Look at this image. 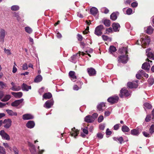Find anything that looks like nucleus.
<instances>
[{
	"label": "nucleus",
	"mask_w": 154,
	"mask_h": 154,
	"mask_svg": "<svg viewBox=\"0 0 154 154\" xmlns=\"http://www.w3.org/2000/svg\"><path fill=\"white\" fill-rule=\"evenodd\" d=\"M144 107L147 109H151L152 107V106L151 105L147 103H144Z\"/></svg>",
	"instance_id": "44"
},
{
	"label": "nucleus",
	"mask_w": 154,
	"mask_h": 154,
	"mask_svg": "<svg viewBox=\"0 0 154 154\" xmlns=\"http://www.w3.org/2000/svg\"><path fill=\"white\" fill-rule=\"evenodd\" d=\"M77 38L79 41H81L83 39L82 36V35L79 34H78L77 35Z\"/></svg>",
	"instance_id": "51"
},
{
	"label": "nucleus",
	"mask_w": 154,
	"mask_h": 154,
	"mask_svg": "<svg viewBox=\"0 0 154 154\" xmlns=\"http://www.w3.org/2000/svg\"><path fill=\"white\" fill-rule=\"evenodd\" d=\"M81 87L79 88L76 85H75L73 87V89L74 90L77 91L79 89L81 88Z\"/></svg>",
	"instance_id": "60"
},
{
	"label": "nucleus",
	"mask_w": 154,
	"mask_h": 154,
	"mask_svg": "<svg viewBox=\"0 0 154 154\" xmlns=\"http://www.w3.org/2000/svg\"><path fill=\"white\" fill-rule=\"evenodd\" d=\"M105 106V103L102 102L98 105L97 106V108L99 111H102L105 108L104 107Z\"/></svg>",
	"instance_id": "21"
},
{
	"label": "nucleus",
	"mask_w": 154,
	"mask_h": 154,
	"mask_svg": "<svg viewBox=\"0 0 154 154\" xmlns=\"http://www.w3.org/2000/svg\"><path fill=\"white\" fill-rule=\"evenodd\" d=\"M153 31V29L152 27L151 26H149L147 28L146 30V32L147 33L149 34H150L152 33Z\"/></svg>",
	"instance_id": "37"
},
{
	"label": "nucleus",
	"mask_w": 154,
	"mask_h": 154,
	"mask_svg": "<svg viewBox=\"0 0 154 154\" xmlns=\"http://www.w3.org/2000/svg\"><path fill=\"white\" fill-rule=\"evenodd\" d=\"M35 125V122L32 121H29L26 124V126L29 128H33Z\"/></svg>",
	"instance_id": "16"
},
{
	"label": "nucleus",
	"mask_w": 154,
	"mask_h": 154,
	"mask_svg": "<svg viewBox=\"0 0 154 154\" xmlns=\"http://www.w3.org/2000/svg\"><path fill=\"white\" fill-rule=\"evenodd\" d=\"M142 41H141V44H142L143 43V45L144 46H146L148 45L150 42V39L148 37L144 39H142Z\"/></svg>",
	"instance_id": "17"
},
{
	"label": "nucleus",
	"mask_w": 154,
	"mask_h": 154,
	"mask_svg": "<svg viewBox=\"0 0 154 154\" xmlns=\"http://www.w3.org/2000/svg\"><path fill=\"white\" fill-rule=\"evenodd\" d=\"M11 94L16 98H20L23 95V93L21 92H12Z\"/></svg>",
	"instance_id": "20"
},
{
	"label": "nucleus",
	"mask_w": 154,
	"mask_h": 154,
	"mask_svg": "<svg viewBox=\"0 0 154 154\" xmlns=\"http://www.w3.org/2000/svg\"><path fill=\"white\" fill-rule=\"evenodd\" d=\"M7 87L6 84L2 81H0V89H2Z\"/></svg>",
	"instance_id": "39"
},
{
	"label": "nucleus",
	"mask_w": 154,
	"mask_h": 154,
	"mask_svg": "<svg viewBox=\"0 0 154 154\" xmlns=\"http://www.w3.org/2000/svg\"><path fill=\"white\" fill-rule=\"evenodd\" d=\"M23 101V99H21L20 100H16L11 103V105L13 106H17L20 103H21Z\"/></svg>",
	"instance_id": "13"
},
{
	"label": "nucleus",
	"mask_w": 154,
	"mask_h": 154,
	"mask_svg": "<svg viewBox=\"0 0 154 154\" xmlns=\"http://www.w3.org/2000/svg\"><path fill=\"white\" fill-rule=\"evenodd\" d=\"M120 124H117L115 125L113 127L114 130H118L120 126Z\"/></svg>",
	"instance_id": "53"
},
{
	"label": "nucleus",
	"mask_w": 154,
	"mask_h": 154,
	"mask_svg": "<svg viewBox=\"0 0 154 154\" xmlns=\"http://www.w3.org/2000/svg\"><path fill=\"white\" fill-rule=\"evenodd\" d=\"M117 18V16L115 12L113 13L110 15V19L112 20H116Z\"/></svg>",
	"instance_id": "33"
},
{
	"label": "nucleus",
	"mask_w": 154,
	"mask_h": 154,
	"mask_svg": "<svg viewBox=\"0 0 154 154\" xmlns=\"http://www.w3.org/2000/svg\"><path fill=\"white\" fill-rule=\"evenodd\" d=\"M88 73L90 76H93L96 73L95 70L92 68H88L87 69Z\"/></svg>",
	"instance_id": "15"
},
{
	"label": "nucleus",
	"mask_w": 154,
	"mask_h": 154,
	"mask_svg": "<svg viewBox=\"0 0 154 154\" xmlns=\"http://www.w3.org/2000/svg\"><path fill=\"white\" fill-rule=\"evenodd\" d=\"M138 4L137 2H134L131 4V6L133 8L136 7L137 6Z\"/></svg>",
	"instance_id": "63"
},
{
	"label": "nucleus",
	"mask_w": 154,
	"mask_h": 154,
	"mask_svg": "<svg viewBox=\"0 0 154 154\" xmlns=\"http://www.w3.org/2000/svg\"><path fill=\"white\" fill-rule=\"evenodd\" d=\"M113 139L114 140L119 141L120 144H121L124 141L123 138L122 137L119 138L114 137Z\"/></svg>",
	"instance_id": "38"
},
{
	"label": "nucleus",
	"mask_w": 154,
	"mask_h": 154,
	"mask_svg": "<svg viewBox=\"0 0 154 154\" xmlns=\"http://www.w3.org/2000/svg\"><path fill=\"white\" fill-rule=\"evenodd\" d=\"M150 48H148L146 50V54L148 57L150 59L154 60V52L151 51Z\"/></svg>",
	"instance_id": "4"
},
{
	"label": "nucleus",
	"mask_w": 154,
	"mask_h": 154,
	"mask_svg": "<svg viewBox=\"0 0 154 154\" xmlns=\"http://www.w3.org/2000/svg\"><path fill=\"white\" fill-rule=\"evenodd\" d=\"M11 121L10 119H5L3 122L4 124V127L7 129L9 128L11 125Z\"/></svg>",
	"instance_id": "6"
},
{
	"label": "nucleus",
	"mask_w": 154,
	"mask_h": 154,
	"mask_svg": "<svg viewBox=\"0 0 154 154\" xmlns=\"http://www.w3.org/2000/svg\"><path fill=\"white\" fill-rule=\"evenodd\" d=\"M0 153L1 154H5V149L2 147L0 146Z\"/></svg>",
	"instance_id": "46"
},
{
	"label": "nucleus",
	"mask_w": 154,
	"mask_h": 154,
	"mask_svg": "<svg viewBox=\"0 0 154 154\" xmlns=\"http://www.w3.org/2000/svg\"><path fill=\"white\" fill-rule=\"evenodd\" d=\"M122 130L124 132H127L130 131V129L128 126L124 125L122 127Z\"/></svg>",
	"instance_id": "29"
},
{
	"label": "nucleus",
	"mask_w": 154,
	"mask_h": 154,
	"mask_svg": "<svg viewBox=\"0 0 154 154\" xmlns=\"http://www.w3.org/2000/svg\"><path fill=\"white\" fill-rule=\"evenodd\" d=\"M105 125L104 124H101L99 126V128L101 130H103L105 128Z\"/></svg>",
	"instance_id": "64"
},
{
	"label": "nucleus",
	"mask_w": 154,
	"mask_h": 154,
	"mask_svg": "<svg viewBox=\"0 0 154 154\" xmlns=\"http://www.w3.org/2000/svg\"><path fill=\"white\" fill-rule=\"evenodd\" d=\"M112 31V28L111 27H109V28L106 29V33H108L111 32Z\"/></svg>",
	"instance_id": "61"
},
{
	"label": "nucleus",
	"mask_w": 154,
	"mask_h": 154,
	"mask_svg": "<svg viewBox=\"0 0 154 154\" xmlns=\"http://www.w3.org/2000/svg\"><path fill=\"white\" fill-rule=\"evenodd\" d=\"M21 87L19 86L15 85L14 87H12L11 89L14 91H17L20 90Z\"/></svg>",
	"instance_id": "35"
},
{
	"label": "nucleus",
	"mask_w": 154,
	"mask_h": 154,
	"mask_svg": "<svg viewBox=\"0 0 154 154\" xmlns=\"http://www.w3.org/2000/svg\"><path fill=\"white\" fill-rule=\"evenodd\" d=\"M6 112H7V113L9 115L11 116H17V112H14L13 111L9 109H6Z\"/></svg>",
	"instance_id": "28"
},
{
	"label": "nucleus",
	"mask_w": 154,
	"mask_h": 154,
	"mask_svg": "<svg viewBox=\"0 0 154 154\" xmlns=\"http://www.w3.org/2000/svg\"><path fill=\"white\" fill-rule=\"evenodd\" d=\"M128 58L126 54H121L119 57L118 61L119 62L126 63L128 61Z\"/></svg>",
	"instance_id": "3"
},
{
	"label": "nucleus",
	"mask_w": 154,
	"mask_h": 154,
	"mask_svg": "<svg viewBox=\"0 0 154 154\" xmlns=\"http://www.w3.org/2000/svg\"><path fill=\"white\" fill-rule=\"evenodd\" d=\"M22 69L23 70L27 69L28 66L27 65L26 63H25L22 66Z\"/></svg>",
	"instance_id": "56"
},
{
	"label": "nucleus",
	"mask_w": 154,
	"mask_h": 154,
	"mask_svg": "<svg viewBox=\"0 0 154 154\" xmlns=\"http://www.w3.org/2000/svg\"><path fill=\"white\" fill-rule=\"evenodd\" d=\"M3 144L5 148H8L9 149L11 150V147L9 146L8 143H3Z\"/></svg>",
	"instance_id": "50"
},
{
	"label": "nucleus",
	"mask_w": 154,
	"mask_h": 154,
	"mask_svg": "<svg viewBox=\"0 0 154 154\" xmlns=\"http://www.w3.org/2000/svg\"><path fill=\"white\" fill-rule=\"evenodd\" d=\"M138 80L133 82H129L127 84L128 87L130 88H136L138 86Z\"/></svg>",
	"instance_id": "5"
},
{
	"label": "nucleus",
	"mask_w": 154,
	"mask_h": 154,
	"mask_svg": "<svg viewBox=\"0 0 154 154\" xmlns=\"http://www.w3.org/2000/svg\"><path fill=\"white\" fill-rule=\"evenodd\" d=\"M33 118V116L30 114H26L23 116V119L24 120L32 119Z\"/></svg>",
	"instance_id": "14"
},
{
	"label": "nucleus",
	"mask_w": 154,
	"mask_h": 154,
	"mask_svg": "<svg viewBox=\"0 0 154 154\" xmlns=\"http://www.w3.org/2000/svg\"><path fill=\"white\" fill-rule=\"evenodd\" d=\"M25 29L26 32L29 34L31 33L32 31V29L29 27H25Z\"/></svg>",
	"instance_id": "42"
},
{
	"label": "nucleus",
	"mask_w": 154,
	"mask_h": 154,
	"mask_svg": "<svg viewBox=\"0 0 154 154\" xmlns=\"http://www.w3.org/2000/svg\"><path fill=\"white\" fill-rule=\"evenodd\" d=\"M104 29L103 25H100L96 28L94 31V34L97 36H100L102 34V31Z\"/></svg>",
	"instance_id": "1"
},
{
	"label": "nucleus",
	"mask_w": 154,
	"mask_h": 154,
	"mask_svg": "<svg viewBox=\"0 0 154 154\" xmlns=\"http://www.w3.org/2000/svg\"><path fill=\"white\" fill-rule=\"evenodd\" d=\"M28 145L30 147V151L32 154H36V149L35 146L31 143L29 142Z\"/></svg>",
	"instance_id": "11"
},
{
	"label": "nucleus",
	"mask_w": 154,
	"mask_h": 154,
	"mask_svg": "<svg viewBox=\"0 0 154 154\" xmlns=\"http://www.w3.org/2000/svg\"><path fill=\"white\" fill-rule=\"evenodd\" d=\"M103 119V116H100L98 118V121L99 122H101Z\"/></svg>",
	"instance_id": "54"
},
{
	"label": "nucleus",
	"mask_w": 154,
	"mask_h": 154,
	"mask_svg": "<svg viewBox=\"0 0 154 154\" xmlns=\"http://www.w3.org/2000/svg\"><path fill=\"white\" fill-rule=\"evenodd\" d=\"M102 11H103L105 14H107L109 12V10L106 8H102Z\"/></svg>",
	"instance_id": "49"
},
{
	"label": "nucleus",
	"mask_w": 154,
	"mask_h": 154,
	"mask_svg": "<svg viewBox=\"0 0 154 154\" xmlns=\"http://www.w3.org/2000/svg\"><path fill=\"white\" fill-rule=\"evenodd\" d=\"M4 51L7 54V55H10L11 54V52H10V51L9 49H6L5 48L4 49Z\"/></svg>",
	"instance_id": "55"
},
{
	"label": "nucleus",
	"mask_w": 154,
	"mask_h": 154,
	"mask_svg": "<svg viewBox=\"0 0 154 154\" xmlns=\"http://www.w3.org/2000/svg\"><path fill=\"white\" fill-rule=\"evenodd\" d=\"M11 98V96L8 94L6 95L5 97L1 99L3 102H6L8 101Z\"/></svg>",
	"instance_id": "30"
},
{
	"label": "nucleus",
	"mask_w": 154,
	"mask_h": 154,
	"mask_svg": "<svg viewBox=\"0 0 154 154\" xmlns=\"http://www.w3.org/2000/svg\"><path fill=\"white\" fill-rule=\"evenodd\" d=\"M119 100V97L117 96H114L109 98L107 101L113 104L117 103Z\"/></svg>",
	"instance_id": "7"
},
{
	"label": "nucleus",
	"mask_w": 154,
	"mask_h": 154,
	"mask_svg": "<svg viewBox=\"0 0 154 154\" xmlns=\"http://www.w3.org/2000/svg\"><path fill=\"white\" fill-rule=\"evenodd\" d=\"M143 134L144 136L146 137H148L150 136L149 134L147 132L144 131L143 132Z\"/></svg>",
	"instance_id": "62"
},
{
	"label": "nucleus",
	"mask_w": 154,
	"mask_h": 154,
	"mask_svg": "<svg viewBox=\"0 0 154 154\" xmlns=\"http://www.w3.org/2000/svg\"><path fill=\"white\" fill-rule=\"evenodd\" d=\"M85 120L86 122L88 123L92 122L94 121V119L90 115L87 116L85 118Z\"/></svg>",
	"instance_id": "19"
},
{
	"label": "nucleus",
	"mask_w": 154,
	"mask_h": 154,
	"mask_svg": "<svg viewBox=\"0 0 154 154\" xmlns=\"http://www.w3.org/2000/svg\"><path fill=\"white\" fill-rule=\"evenodd\" d=\"M5 35V30L3 29L0 28V42L2 43L4 42Z\"/></svg>",
	"instance_id": "8"
},
{
	"label": "nucleus",
	"mask_w": 154,
	"mask_h": 154,
	"mask_svg": "<svg viewBox=\"0 0 154 154\" xmlns=\"http://www.w3.org/2000/svg\"><path fill=\"white\" fill-rule=\"evenodd\" d=\"M52 96L51 94L50 93H45L43 95V99H49Z\"/></svg>",
	"instance_id": "26"
},
{
	"label": "nucleus",
	"mask_w": 154,
	"mask_h": 154,
	"mask_svg": "<svg viewBox=\"0 0 154 154\" xmlns=\"http://www.w3.org/2000/svg\"><path fill=\"white\" fill-rule=\"evenodd\" d=\"M54 104V101L52 100H51L47 101L44 105V107L46 108H50Z\"/></svg>",
	"instance_id": "9"
},
{
	"label": "nucleus",
	"mask_w": 154,
	"mask_h": 154,
	"mask_svg": "<svg viewBox=\"0 0 154 154\" xmlns=\"http://www.w3.org/2000/svg\"><path fill=\"white\" fill-rule=\"evenodd\" d=\"M132 12V10L131 8H129L126 11V14L128 15H130Z\"/></svg>",
	"instance_id": "48"
},
{
	"label": "nucleus",
	"mask_w": 154,
	"mask_h": 154,
	"mask_svg": "<svg viewBox=\"0 0 154 154\" xmlns=\"http://www.w3.org/2000/svg\"><path fill=\"white\" fill-rule=\"evenodd\" d=\"M98 10L95 7H93L90 9L91 14L93 15H95L98 13Z\"/></svg>",
	"instance_id": "27"
},
{
	"label": "nucleus",
	"mask_w": 154,
	"mask_h": 154,
	"mask_svg": "<svg viewBox=\"0 0 154 154\" xmlns=\"http://www.w3.org/2000/svg\"><path fill=\"white\" fill-rule=\"evenodd\" d=\"M0 135L4 139L7 140H9L10 139V137L9 135L5 133L3 130L0 131Z\"/></svg>",
	"instance_id": "10"
},
{
	"label": "nucleus",
	"mask_w": 154,
	"mask_h": 154,
	"mask_svg": "<svg viewBox=\"0 0 154 154\" xmlns=\"http://www.w3.org/2000/svg\"><path fill=\"white\" fill-rule=\"evenodd\" d=\"M83 131L85 134H88V127H86L85 128L83 129Z\"/></svg>",
	"instance_id": "58"
},
{
	"label": "nucleus",
	"mask_w": 154,
	"mask_h": 154,
	"mask_svg": "<svg viewBox=\"0 0 154 154\" xmlns=\"http://www.w3.org/2000/svg\"><path fill=\"white\" fill-rule=\"evenodd\" d=\"M148 81L150 85H152L154 83V79L153 78H149L148 79Z\"/></svg>",
	"instance_id": "47"
},
{
	"label": "nucleus",
	"mask_w": 154,
	"mask_h": 154,
	"mask_svg": "<svg viewBox=\"0 0 154 154\" xmlns=\"http://www.w3.org/2000/svg\"><path fill=\"white\" fill-rule=\"evenodd\" d=\"M136 78L138 79H141V77H143L141 75V74H140L139 72H138V73L136 75Z\"/></svg>",
	"instance_id": "59"
},
{
	"label": "nucleus",
	"mask_w": 154,
	"mask_h": 154,
	"mask_svg": "<svg viewBox=\"0 0 154 154\" xmlns=\"http://www.w3.org/2000/svg\"><path fill=\"white\" fill-rule=\"evenodd\" d=\"M149 133L152 134L154 132V125H152L150 126L149 129Z\"/></svg>",
	"instance_id": "45"
},
{
	"label": "nucleus",
	"mask_w": 154,
	"mask_h": 154,
	"mask_svg": "<svg viewBox=\"0 0 154 154\" xmlns=\"http://www.w3.org/2000/svg\"><path fill=\"white\" fill-rule=\"evenodd\" d=\"M42 79V77L40 75L37 76L34 79V81L35 82H41Z\"/></svg>",
	"instance_id": "31"
},
{
	"label": "nucleus",
	"mask_w": 154,
	"mask_h": 154,
	"mask_svg": "<svg viewBox=\"0 0 154 154\" xmlns=\"http://www.w3.org/2000/svg\"><path fill=\"white\" fill-rule=\"evenodd\" d=\"M119 96L121 97H127L131 95V93L126 88H122L120 91Z\"/></svg>",
	"instance_id": "2"
},
{
	"label": "nucleus",
	"mask_w": 154,
	"mask_h": 154,
	"mask_svg": "<svg viewBox=\"0 0 154 154\" xmlns=\"http://www.w3.org/2000/svg\"><path fill=\"white\" fill-rule=\"evenodd\" d=\"M103 39L104 41H111V38L107 36L106 35H102V36Z\"/></svg>",
	"instance_id": "41"
},
{
	"label": "nucleus",
	"mask_w": 154,
	"mask_h": 154,
	"mask_svg": "<svg viewBox=\"0 0 154 154\" xmlns=\"http://www.w3.org/2000/svg\"><path fill=\"white\" fill-rule=\"evenodd\" d=\"M150 66L149 63H148L145 62L143 63L142 66V68L143 69L146 70H149Z\"/></svg>",
	"instance_id": "24"
},
{
	"label": "nucleus",
	"mask_w": 154,
	"mask_h": 154,
	"mask_svg": "<svg viewBox=\"0 0 154 154\" xmlns=\"http://www.w3.org/2000/svg\"><path fill=\"white\" fill-rule=\"evenodd\" d=\"M72 132L71 133V134L72 136H74L75 138L77 136L79 133V131L76 130L75 127L72 128Z\"/></svg>",
	"instance_id": "25"
},
{
	"label": "nucleus",
	"mask_w": 154,
	"mask_h": 154,
	"mask_svg": "<svg viewBox=\"0 0 154 154\" xmlns=\"http://www.w3.org/2000/svg\"><path fill=\"white\" fill-rule=\"evenodd\" d=\"M131 134L137 136L139 134V132L138 130L134 129L131 130Z\"/></svg>",
	"instance_id": "34"
},
{
	"label": "nucleus",
	"mask_w": 154,
	"mask_h": 154,
	"mask_svg": "<svg viewBox=\"0 0 154 154\" xmlns=\"http://www.w3.org/2000/svg\"><path fill=\"white\" fill-rule=\"evenodd\" d=\"M151 117L150 115H147L145 119V121L146 122H149L151 119Z\"/></svg>",
	"instance_id": "57"
},
{
	"label": "nucleus",
	"mask_w": 154,
	"mask_h": 154,
	"mask_svg": "<svg viewBox=\"0 0 154 154\" xmlns=\"http://www.w3.org/2000/svg\"><path fill=\"white\" fill-rule=\"evenodd\" d=\"M116 51V49L115 47L113 46H110L109 48V51L110 53L112 54L113 52H115Z\"/></svg>",
	"instance_id": "36"
},
{
	"label": "nucleus",
	"mask_w": 154,
	"mask_h": 154,
	"mask_svg": "<svg viewBox=\"0 0 154 154\" xmlns=\"http://www.w3.org/2000/svg\"><path fill=\"white\" fill-rule=\"evenodd\" d=\"M75 74V73L74 71H70L69 72V75L71 80L73 82H75L77 79Z\"/></svg>",
	"instance_id": "12"
},
{
	"label": "nucleus",
	"mask_w": 154,
	"mask_h": 154,
	"mask_svg": "<svg viewBox=\"0 0 154 154\" xmlns=\"http://www.w3.org/2000/svg\"><path fill=\"white\" fill-rule=\"evenodd\" d=\"M21 88L23 91H28L29 90L31 89V87L30 86L27 85L25 83H23L22 85L21 86Z\"/></svg>",
	"instance_id": "18"
},
{
	"label": "nucleus",
	"mask_w": 154,
	"mask_h": 154,
	"mask_svg": "<svg viewBox=\"0 0 154 154\" xmlns=\"http://www.w3.org/2000/svg\"><path fill=\"white\" fill-rule=\"evenodd\" d=\"M81 53H82V54L83 55H84L85 54L83 52H81L80 51H79V54H76L75 55H73L71 57V58L72 59H74L76 58H79L80 56V55Z\"/></svg>",
	"instance_id": "32"
},
{
	"label": "nucleus",
	"mask_w": 154,
	"mask_h": 154,
	"mask_svg": "<svg viewBox=\"0 0 154 154\" xmlns=\"http://www.w3.org/2000/svg\"><path fill=\"white\" fill-rule=\"evenodd\" d=\"M119 53L122 54H126L128 53V51L126 48L122 47L119 49Z\"/></svg>",
	"instance_id": "22"
},
{
	"label": "nucleus",
	"mask_w": 154,
	"mask_h": 154,
	"mask_svg": "<svg viewBox=\"0 0 154 154\" xmlns=\"http://www.w3.org/2000/svg\"><path fill=\"white\" fill-rule=\"evenodd\" d=\"M104 24L106 26L108 27L110 26V22L109 20H105L103 21Z\"/></svg>",
	"instance_id": "40"
},
{
	"label": "nucleus",
	"mask_w": 154,
	"mask_h": 154,
	"mask_svg": "<svg viewBox=\"0 0 154 154\" xmlns=\"http://www.w3.org/2000/svg\"><path fill=\"white\" fill-rule=\"evenodd\" d=\"M44 88L42 87L39 89L38 92L40 95H42V94L44 92Z\"/></svg>",
	"instance_id": "52"
},
{
	"label": "nucleus",
	"mask_w": 154,
	"mask_h": 154,
	"mask_svg": "<svg viewBox=\"0 0 154 154\" xmlns=\"http://www.w3.org/2000/svg\"><path fill=\"white\" fill-rule=\"evenodd\" d=\"M112 26L113 29L115 32L119 30V29L120 27L119 24L118 23H114L112 24Z\"/></svg>",
	"instance_id": "23"
},
{
	"label": "nucleus",
	"mask_w": 154,
	"mask_h": 154,
	"mask_svg": "<svg viewBox=\"0 0 154 154\" xmlns=\"http://www.w3.org/2000/svg\"><path fill=\"white\" fill-rule=\"evenodd\" d=\"M19 9V7L17 5H13L11 7V10L13 11H16L18 10Z\"/></svg>",
	"instance_id": "43"
}]
</instances>
